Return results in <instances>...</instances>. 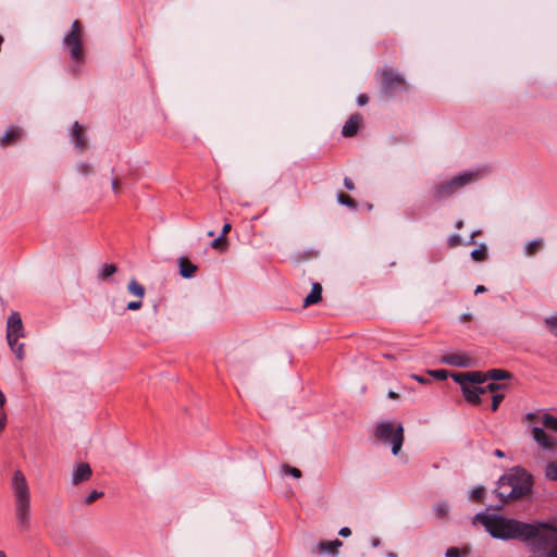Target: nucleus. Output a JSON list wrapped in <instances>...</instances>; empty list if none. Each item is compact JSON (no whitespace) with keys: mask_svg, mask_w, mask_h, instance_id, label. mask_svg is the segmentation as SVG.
Masks as SVG:
<instances>
[{"mask_svg":"<svg viewBox=\"0 0 557 557\" xmlns=\"http://www.w3.org/2000/svg\"><path fill=\"white\" fill-rule=\"evenodd\" d=\"M474 522L482 523L495 539L528 541L537 539L545 544L554 543L557 539V528L547 523H527L516 519L496 515L478 513Z\"/></svg>","mask_w":557,"mask_h":557,"instance_id":"obj_1","label":"nucleus"},{"mask_svg":"<svg viewBox=\"0 0 557 557\" xmlns=\"http://www.w3.org/2000/svg\"><path fill=\"white\" fill-rule=\"evenodd\" d=\"M532 479L524 470L515 468L502 475L498 480V486L495 490L500 505L495 509H502L505 503L519 499L531 492Z\"/></svg>","mask_w":557,"mask_h":557,"instance_id":"obj_2","label":"nucleus"},{"mask_svg":"<svg viewBox=\"0 0 557 557\" xmlns=\"http://www.w3.org/2000/svg\"><path fill=\"white\" fill-rule=\"evenodd\" d=\"M11 487L17 525L21 531H27L30 528V491L27 480L21 470L14 471Z\"/></svg>","mask_w":557,"mask_h":557,"instance_id":"obj_3","label":"nucleus"},{"mask_svg":"<svg viewBox=\"0 0 557 557\" xmlns=\"http://www.w3.org/2000/svg\"><path fill=\"white\" fill-rule=\"evenodd\" d=\"M451 377L461 386V391L467 401L479 405L481 403L480 394H485V389L478 385L487 381L486 373L462 372L453 373Z\"/></svg>","mask_w":557,"mask_h":557,"instance_id":"obj_4","label":"nucleus"},{"mask_svg":"<svg viewBox=\"0 0 557 557\" xmlns=\"http://www.w3.org/2000/svg\"><path fill=\"white\" fill-rule=\"evenodd\" d=\"M483 174L482 170L465 171L449 181L438 184L435 187L436 197L440 199L448 198L467 185L478 182L482 178Z\"/></svg>","mask_w":557,"mask_h":557,"instance_id":"obj_5","label":"nucleus"},{"mask_svg":"<svg viewBox=\"0 0 557 557\" xmlns=\"http://www.w3.org/2000/svg\"><path fill=\"white\" fill-rule=\"evenodd\" d=\"M376 438L384 445H391L393 455H397L404 442V429L397 421H383L375 428Z\"/></svg>","mask_w":557,"mask_h":557,"instance_id":"obj_6","label":"nucleus"},{"mask_svg":"<svg viewBox=\"0 0 557 557\" xmlns=\"http://www.w3.org/2000/svg\"><path fill=\"white\" fill-rule=\"evenodd\" d=\"M24 336L22 318L18 312L13 311L7 321V341L11 350L15 354L18 360H22L25 357L24 344L17 342L18 338Z\"/></svg>","mask_w":557,"mask_h":557,"instance_id":"obj_7","label":"nucleus"},{"mask_svg":"<svg viewBox=\"0 0 557 557\" xmlns=\"http://www.w3.org/2000/svg\"><path fill=\"white\" fill-rule=\"evenodd\" d=\"M63 47L69 50L73 62L82 63L84 61L83 30L79 21L73 22L71 32L63 38Z\"/></svg>","mask_w":557,"mask_h":557,"instance_id":"obj_8","label":"nucleus"},{"mask_svg":"<svg viewBox=\"0 0 557 557\" xmlns=\"http://www.w3.org/2000/svg\"><path fill=\"white\" fill-rule=\"evenodd\" d=\"M381 86L383 91L389 95L407 89L405 77L391 67H384L381 71Z\"/></svg>","mask_w":557,"mask_h":557,"instance_id":"obj_9","label":"nucleus"},{"mask_svg":"<svg viewBox=\"0 0 557 557\" xmlns=\"http://www.w3.org/2000/svg\"><path fill=\"white\" fill-rule=\"evenodd\" d=\"M343 546V542L338 539L333 541H321L312 547V553L315 555H330L336 557L338 549Z\"/></svg>","mask_w":557,"mask_h":557,"instance_id":"obj_10","label":"nucleus"},{"mask_svg":"<svg viewBox=\"0 0 557 557\" xmlns=\"http://www.w3.org/2000/svg\"><path fill=\"white\" fill-rule=\"evenodd\" d=\"M524 419L531 423H540L549 431L557 432V418L549 413H527Z\"/></svg>","mask_w":557,"mask_h":557,"instance_id":"obj_11","label":"nucleus"},{"mask_svg":"<svg viewBox=\"0 0 557 557\" xmlns=\"http://www.w3.org/2000/svg\"><path fill=\"white\" fill-rule=\"evenodd\" d=\"M91 468L86 462H81L77 466H75L73 473H72V483L74 485H78L82 482L88 481L91 476Z\"/></svg>","mask_w":557,"mask_h":557,"instance_id":"obj_12","label":"nucleus"},{"mask_svg":"<svg viewBox=\"0 0 557 557\" xmlns=\"http://www.w3.org/2000/svg\"><path fill=\"white\" fill-rule=\"evenodd\" d=\"M363 121L361 114H352L344 124L342 135L345 137H352L358 133V129Z\"/></svg>","mask_w":557,"mask_h":557,"instance_id":"obj_13","label":"nucleus"},{"mask_svg":"<svg viewBox=\"0 0 557 557\" xmlns=\"http://www.w3.org/2000/svg\"><path fill=\"white\" fill-rule=\"evenodd\" d=\"M532 436L534 441L543 448L550 449L554 446H557V440L555 441L549 437L540 426L532 428Z\"/></svg>","mask_w":557,"mask_h":557,"instance_id":"obj_14","label":"nucleus"},{"mask_svg":"<svg viewBox=\"0 0 557 557\" xmlns=\"http://www.w3.org/2000/svg\"><path fill=\"white\" fill-rule=\"evenodd\" d=\"M443 362L454 367H470L472 364L471 358L461 354H448L443 357Z\"/></svg>","mask_w":557,"mask_h":557,"instance_id":"obj_15","label":"nucleus"},{"mask_svg":"<svg viewBox=\"0 0 557 557\" xmlns=\"http://www.w3.org/2000/svg\"><path fill=\"white\" fill-rule=\"evenodd\" d=\"M71 137L73 138L75 147L77 149L83 151L87 148V138L85 137V129L78 122L74 123Z\"/></svg>","mask_w":557,"mask_h":557,"instance_id":"obj_16","label":"nucleus"},{"mask_svg":"<svg viewBox=\"0 0 557 557\" xmlns=\"http://www.w3.org/2000/svg\"><path fill=\"white\" fill-rule=\"evenodd\" d=\"M322 298V286L320 283H313L309 295L304 299V307L318 304Z\"/></svg>","mask_w":557,"mask_h":557,"instance_id":"obj_17","label":"nucleus"},{"mask_svg":"<svg viewBox=\"0 0 557 557\" xmlns=\"http://www.w3.org/2000/svg\"><path fill=\"white\" fill-rule=\"evenodd\" d=\"M178 267H180V274L184 278H190L194 276L197 267L193 264L188 259L186 258H180L178 259Z\"/></svg>","mask_w":557,"mask_h":557,"instance_id":"obj_18","label":"nucleus"},{"mask_svg":"<svg viewBox=\"0 0 557 557\" xmlns=\"http://www.w3.org/2000/svg\"><path fill=\"white\" fill-rule=\"evenodd\" d=\"M22 136V129L20 127L11 126L7 129L4 135L0 139V145L5 146L20 139Z\"/></svg>","mask_w":557,"mask_h":557,"instance_id":"obj_19","label":"nucleus"},{"mask_svg":"<svg viewBox=\"0 0 557 557\" xmlns=\"http://www.w3.org/2000/svg\"><path fill=\"white\" fill-rule=\"evenodd\" d=\"M127 290L129 292V294L139 299H143L146 293L145 287L134 278L129 281L127 285Z\"/></svg>","mask_w":557,"mask_h":557,"instance_id":"obj_20","label":"nucleus"},{"mask_svg":"<svg viewBox=\"0 0 557 557\" xmlns=\"http://www.w3.org/2000/svg\"><path fill=\"white\" fill-rule=\"evenodd\" d=\"M544 247V240L542 238L534 239L525 246V255L533 257Z\"/></svg>","mask_w":557,"mask_h":557,"instance_id":"obj_21","label":"nucleus"},{"mask_svg":"<svg viewBox=\"0 0 557 557\" xmlns=\"http://www.w3.org/2000/svg\"><path fill=\"white\" fill-rule=\"evenodd\" d=\"M471 258L476 262H482L487 259V247L485 244H481L479 248L471 252Z\"/></svg>","mask_w":557,"mask_h":557,"instance_id":"obj_22","label":"nucleus"},{"mask_svg":"<svg viewBox=\"0 0 557 557\" xmlns=\"http://www.w3.org/2000/svg\"><path fill=\"white\" fill-rule=\"evenodd\" d=\"M486 376H487V380L500 381V380L509 379L510 373L505 370L493 369V370H490L488 372H486Z\"/></svg>","mask_w":557,"mask_h":557,"instance_id":"obj_23","label":"nucleus"},{"mask_svg":"<svg viewBox=\"0 0 557 557\" xmlns=\"http://www.w3.org/2000/svg\"><path fill=\"white\" fill-rule=\"evenodd\" d=\"M211 247L215 250L225 251L227 249V239L224 236H219L211 242Z\"/></svg>","mask_w":557,"mask_h":557,"instance_id":"obj_24","label":"nucleus"},{"mask_svg":"<svg viewBox=\"0 0 557 557\" xmlns=\"http://www.w3.org/2000/svg\"><path fill=\"white\" fill-rule=\"evenodd\" d=\"M116 270L117 269L114 264H103L98 277L100 280H107L108 277L113 275L116 272Z\"/></svg>","mask_w":557,"mask_h":557,"instance_id":"obj_25","label":"nucleus"},{"mask_svg":"<svg viewBox=\"0 0 557 557\" xmlns=\"http://www.w3.org/2000/svg\"><path fill=\"white\" fill-rule=\"evenodd\" d=\"M337 200L342 205H345V206H348V207H351V208H356L357 207L356 201L350 196H348V195H346L344 193H341V194L337 195Z\"/></svg>","mask_w":557,"mask_h":557,"instance_id":"obj_26","label":"nucleus"},{"mask_svg":"<svg viewBox=\"0 0 557 557\" xmlns=\"http://www.w3.org/2000/svg\"><path fill=\"white\" fill-rule=\"evenodd\" d=\"M545 474L548 479L557 481V462H549L546 466Z\"/></svg>","mask_w":557,"mask_h":557,"instance_id":"obj_27","label":"nucleus"},{"mask_svg":"<svg viewBox=\"0 0 557 557\" xmlns=\"http://www.w3.org/2000/svg\"><path fill=\"white\" fill-rule=\"evenodd\" d=\"M282 469H283L285 474H289V475H292V476H294L296 479H299L301 476V472L297 468L290 467L288 465H283Z\"/></svg>","mask_w":557,"mask_h":557,"instance_id":"obj_28","label":"nucleus"},{"mask_svg":"<svg viewBox=\"0 0 557 557\" xmlns=\"http://www.w3.org/2000/svg\"><path fill=\"white\" fill-rule=\"evenodd\" d=\"M484 493L485 488L483 486L475 487L472 490L470 498L474 502H480L482 500Z\"/></svg>","mask_w":557,"mask_h":557,"instance_id":"obj_29","label":"nucleus"},{"mask_svg":"<svg viewBox=\"0 0 557 557\" xmlns=\"http://www.w3.org/2000/svg\"><path fill=\"white\" fill-rule=\"evenodd\" d=\"M103 495L102 492H99V491H91L88 496L85 498V504L86 505H90L92 504L95 500H97L98 498H100L101 496Z\"/></svg>","mask_w":557,"mask_h":557,"instance_id":"obj_30","label":"nucleus"},{"mask_svg":"<svg viewBox=\"0 0 557 557\" xmlns=\"http://www.w3.org/2000/svg\"><path fill=\"white\" fill-rule=\"evenodd\" d=\"M428 373L436 380H445L448 376V372L444 369L430 370Z\"/></svg>","mask_w":557,"mask_h":557,"instance_id":"obj_31","label":"nucleus"},{"mask_svg":"<svg viewBox=\"0 0 557 557\" xmlns=\"http://www.w3.org/2000/svg\"><path fill=\"white\" fill-rule=\"evenodd\" d=\"M91 169H92L91 164H89V163L81 162V163L76 164L77 172L83 175H87V174L91 173Z\"/></svg>","mask_w":557,"mask_h":557,"instance_id":"obj_32","label":"nucleus"},{"mask_svg":"<svg viewBox=\"0 0 557 557\" xmlns=\"http://www.w3.org/2000/svg\"><path fill=\"white\" fill-rule=\"evenodd\" d=\"M504 399V394L496 393L492 397V410L496 411Z\"/></svg>","mask_w":557,"mask_h":557,"instance_id":"obj_33","label":"nucleus"},{"mask_svg":"<svg viewBox=\"0 0 557 557\" xmlns=\"http://www.w3.org/2000/svg\"><path fill=\"white\" fill-rule=\"evenodd\" d=\"M462 245V239L459 235L455 234V235H451L449 238H448V247L449 248H455V247H458Z\"/></svg>","mask_w":557,"mask_h":557,"instance_id":"obj_34","label":"nucleus"},{"mask_svg":"<svg viewBox=\"0 0 557 557\" xmlns=\"http://www.w3.org/2000/svg\"><path fill=\"white\" fill-rule=\"evenodd\" d=\"M434 510H435V513L438 518H443L446 516V513L448 512V507L447 505L445 504H437L435 507H434Z\"/></svg>","mask_w":557,"mask_h":557,"instance_id":"obj_35","label":"nucleus"},{"mask_svg":"<svg viewBox=\"0 0 557 557\" xmlns=\"http://www.w3.org/2000/svg\"><path fill=\"white\" fill-rule=\"evenodd\" d=\"M505 385L504 384H499V383H490L486 385V387H483L485 389V393L486 392H491L493 394H496L497 391H499L500 388H503Z\"/></svg>","mask_w":557,"mask_h":557,"instance_id":"obj_36","label":"nucleus"},{"mask_svg":"<svg viewBox=\"0 0 557 557\" xmlns=\"http://www.w3.org/2000/svg\"><path fill=\"white\" fill-rule=\"evenodd\" d=\"M546 324L548 325L550 332L557 336V317L547 319Z\"/></svg>","mask_w":557,"mask_h":557,"instance_id":"obj_37","label":"nucleus"},{"mask_svg":"<svg viewBox=\"0 0 557 557\" xmlns=\"http://www.w3.org/2000/svg\"><path fill=\"white\" fill-rule=\"evenodd\" d=\"M143 307L141 299L138 298V300L129 301L127 304V309L132 311L139 310Z\"/></svg>","mask_w":557,"mask_h":557,"instance_id":"obj_38","label":"nucleus"},{"mask_svg":"<svg viewBox=\"0 0 557 557\" xmlns=\"http://www.w3.org/2000/svg\"><path fill=\"white\" fill-rule=\"evenodd\" d=\"M7 425V413L4 411V407H0V433L4 430Z\"/></svg>","mask_w":557,"mask_h":557,"instance_id":"obj_39","label":"nucleus"},{"mask_svg":"<svg viewBox=\"0 0 557 557\" xmlns=\"http://www.w3.org/2000/svg\"><path fill=\"white\" fill-rule=\"evenodd\" d=\"M446 557H460L461 550L457 547H450L446 550Z\"/></svg>","mask_w":557,"mask_h":557,"instance_id":"obj_40","label":"nucleus"},{"mask_svg":"<svg viewBox=\"0 0 557 557\" xmlns=\"http://www.w3.org/2000/svg\"><path fill=\"white\" fill-rule=\"evenodd\" d=\"M369 101V97L366 94H361L357 97V103L362 107L366 106Z\"/></svg>","mask_w":557,"mask_h":557,"instance_id":"obj_41","label":"nucleus"},{"mask_svg":"<svg viewBox=\"0 0 557 557\" xmlns=\"http://www.w3.org/2000/svg\"><path fill=\"white\" fill-rule=\"evenodd\" d=\"M344 185L348 190H352L355 188L354 182L348 177L344 178Z\"/></svg>","mask_w":557,"mask_h":557,"instance_id":"obj_42","label":"nucleus"},{"mask_svg":"<svg viewBox=\"0 0 557 557\" xmlns=\"http://www.w3.org/2000/svg\"><path fill=\"white\" fill-rule=\"evenodd\" d=\"M111 185H112L113 193L119 194L120 193V181L113 180Z\"/></svg>","mask_w":557,"mask_h":557,"instance_id":"obj_43","label":"nucleus"},{"mask_svg":"<svg viewBox=\"0 0 557 557\" xmlns=\"http://www.w3.org/2000/svg\"><path fill=\"white\" fill-rule=\"evenodd\" d=\"M338 534H339L341 536L347 537V536H349V535L351 534V531H350V529H349V528L344 527V528H342V529L339 530Z\"/></svg>","mask_w":557,"mask_h":557,"instance_id":"obj_44","label":"nucleus"},{"mask_svg":"<svg viewBox=\"0 0 557 557\" xmlns=\"http://www.w3.org/2000/svg\"><path fill=\"white\" fill-rule=\"evenodd\" d=\"M232 226L230 223H225L222 227L221 236L226 237V234L231 231Z\"/></svg>","mask_w":557,"mask_h":557,"instance_id":"obj_45","label":"nucleus"},{"mask_svg":"<svg viewBox=\"0 0 557 557\" xmlns=\"http://www.w3.org/2000/svg\"><path fill=\"white\" fill-rule=\"evenodd\" d=\"M486 292V287L484 285H478L475 290H474V294L478 295V294H481V293H484Z\"/></svg>","mask_w":557,"mask_h":557,"instance_id":"obj_46","label":"nucleus"},{"mask_svg":"<svg viewBox=\"0 0 557 557\" xmlns=\"http://www.w3.org/2000/svg\"><path fill=\"white\" fill-rule=\"evenodd\" d=\"M7 403V398L4 396V394L2 393V391L0 389V407H4Z\"/></svg>","mask_w":557,"mask_h":557,"instance_id":"obj_47","label":"nucleus"},{"mask_svg":"<svg viewBox=\"0 0 557 557\" xmlns=\"http://www.w3.org/2000/svg\"><path fill=\"white\" fill-rule=\"evenodd\" d=\"M494 455H495L496 457H499V458H502V457H504V456H505L504 451H502L500 449H496V450L494 451Z\"/></svg>","mask_w":557,"mask_h":557,"instance_id":"obj_48","label":"nucleus"},{"mask_svg":"<svg viewBox=\"0 0 557 557\" xmlns=\"http://www.w3.org/2000/svg\"><path fill=\"white\" fill-rule=\"evenodd\" d=\"M474 244H475L474 234H472L469 238V242H467V245H474Z\"/></svg>","mask_w":557,"mask_h":557,"instance_id":"obj_49","label":"nucleus"},{"mask_svg":"<svg viewBox=\"0 0 557 557\" xmlns=\"http://www.w3.org/2000/svg\"><path fill=\"white\" fill-rule=\"evenodd\" d=\"M388 397H389V398L395 399V398H397V397H398V395H397L395 392L389 391V392H388Z\"/></svg>","mask_w":557,"mask_h":557,"instance_id":"obj_50","label":"nucleus"},{"mask_svg":"<svg viewBox=\"0 0 557 557\" xmlns=\"http://www.w3.org/2000/svg\"><path fill=\"white\" fill-rule=\"evenodd\" d=\"M463 226V221L459 220L456 222V228L460 230Z\"/></svg>","mask_w":557,"mask_h":557,"instance_id":"obj_51","label":"nucleus"},{"mask_svg":"<svg viewBox=\"0 0 557 557\" xmlns=\"http://www.w3.org/2000/svg\"><path fill=\"white\" fill-rule=\"evenodd\" d=\"M372 545H373V547L379 546L380 545V540L379 539H373L372 540Z\"/></svg>","mask_w":557,"mask_h":557,"instance_id":"obj_52","label":"nucleus"},{"mask_svg":"<svg viewBox=\"0 0 557 557\" xmlns=\"http://www.w3.org/2000/svg\"><path fill=\"white\" fill-rule=\"evenodd\" d=\"M208 236H210V237L214 236V232L213 231H209L208 232Z\"/></svg>","mask_w":557,"mask_h":557,"instance_id":"obj_53","label":"nucleus"},{"mask_svg":"<svg viewBox=\"0 0 557 557\" xmlns=\"http://www.w3.org/2000/svg\"><path fill=\"white\" fill-rule=\"evenodd\" d=\"M419 382H420V384H421V383H425V382H428V381L420 376Z\"/></svg>","mask_w":557,"mask_h":557,"instance_id":"obj_54","label":"nucleus"},{"mask_svg":"<svg viewBox=\"0 0 557 557\" xmlns=\"http://www.w3.org/2000/svg\"><path fill=\"white\" fill-rule=\"evenodd\" d=\"M0 557H7L5 553L0 550Z\"/></svg>","mask_w":557,"mask_h":557,"instance_id":"obj_55","label":"nucleus"},{"mask_svg":"<svg viewBox=\"0 0 557 557\" xmlns=\"http://www.w3.org/2000/svg\"><path fill=\"white\" fill-rule=\"evenodd\" d=\"M388 556H389V557H396V555H395V554H393V553H389V554H388Z\"/></svg>","mask_w":557,"mask_h":557,"instance_id":"obj_56","label":"nucleus"},{"mask_svg":"<svg viewBox=\"0 0 557 557\" xmlns=\"http://www.w3.org/2000/svg\"><path fill=\"white\" fill-rule=\"evenodd\" d=\"M412 377H413L414 380H418V375H417V374H413V375H412Z\"/></svg>","mask_w":557,"mask_h":557,"instance_id":"obj_57","label":"nucleus"},{"mask_svg":"<svg viewBox=\"0 0 557 557\" xmlns=\"http://www.w3.org/2000/svg\"><path fill=\"white\" fill-rule=\"evenodd\" d=\"M479 233H480L479 231L473 233L474 234V238L478 236Z\"/></svg>","mask_w":557,"mask_h":557,"instance_id":"obj_58","label":"nucleus"}]
</instances>
